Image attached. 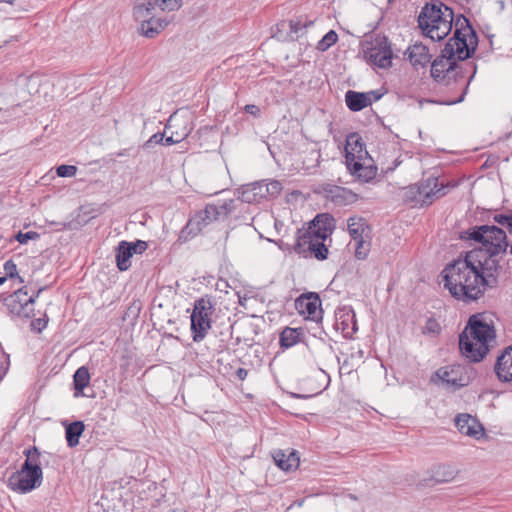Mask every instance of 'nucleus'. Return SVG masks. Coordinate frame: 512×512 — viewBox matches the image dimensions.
<instances>
[{
  "label": "nucleus",
  "mask_w": 512,
  "mask_h": 512,
  "mask_svg": "<svg viewBox=\"0 0 512 512\" xmlns=\"http://www.w3.org/2000/svg\"><path fill=\"white\" fill-rule=\"evenodd\" d=\"M475 253L466 252L464 258L459 257L449 263L441 272L444 287L450 295L466 304L480 299L487 288H493L498 283L491 275L484 277L478 272L471 262V259L475 260Z\"/></svg>",
  "instance_id": "nucleus-1"
},
{
  "label": "nucleus",
  "mask_w": 512,
  "mask_h": 512,
  "mask_svg": "<svg viewBox=\"0 0 512 512\" xmlns=\"http://www.w3.org/2000/svg\"><path fill=\"white\" fill-rule=\"evenodd\" d=\"M459 239L462 241H473L482 246L470 250L476 252L474 259H471L474 266L484 277L496 278L494 274L501 268L499 261L495 256L505 253L509 244L505 231L495 225H475L459 233Z\"/></svg>",
  "instance_id": "nucleus-2"
},
{
  "label": "nucleus",
  "mask_w": 512,
  "mask_h": 512,
  "mask_svg": "<svg viewBox=\"0 0 512 512\" xmlns=\"http://www.w3.org/2000/svg\"><path fill=\"white\" fill-rule=\"evenodd\" d=\"M471 67L473 69L471 76L465 80L464 67L453 57H450L446 52L441 50L440 55H438L433 62L431 63V77L437 82L441 83L445 86H450L452 83L459 86L461 89V94L459 97L455 99H446V100H431V99H422L419 101L420 106L426 103H435L439 105H454L464 101L465 96L468 91L469 84L474 78L477 65L472 63Z\"/></svg>",
  "instance_id": "nucleus-3"
},
{
  "label": "nucleus",
  "mask_w": 512,
  "mask_h": 512,
  "mask_svg": "<svg viewBox=\"0 0 512 512\" xmlns=\"http://www.w3.org/2000/svg\"><path fill=\"white\" fill-rule=\"evenodd\" d=\"M495 337L493 325L488 324L480 314L472 315L459 335L460 352L470 362H480L488 354L489 342Z\"/></svg>",
  "instance_id": "nucleus-4"
},
{
  "label": "nucleus",
  "mask_w": 512,
  "mask_h": 512,
  "mask_svg": "<svg viewBox=\"0 0 512 512\" xmlns=\"http://www.w3.org/2000/svg\"><path fill=\"white\" fill-rule=\"evenodd\" d=\"M455 20L453 9L440 0L426 2L417 17L422 34L433 41L446 38L452 31Z\"/></svg>",
  "instance_id": "nucleus-5"
},
{
  "label": "nucleus",
  "mask_w": 512,
  "mask_h": 512,
  "mask_svg": "<svg viewBox=\"0 0 512 512\" xmlns=\"http://www.w3.org/2000/svg\"><path fill=\"white\" fill-rule=\"evenodd\" d=\"M26 457L21 468L13 472L7 481L8 487L15 492L26 494L40 487L43 480L41 468V452L36 446H31L23 451Z\"/></svg>",
  "instance_id": "nucleus-6"
},
{
  "label": "nucleus",
  "mask_w": 512,
  "mask_h": 512,
  "mask_svg": "<svg viewBox=\"0 0 512 512\" xmlns=\"http://www.w3.org/2000/svg\"><path fill=\"white\" fill-rule=\"evenodd\" d=\"M453 27V35L445 43L443 52L458 62H462L475 54L479 44L478 34L470 20L463 14L456 16Z\"/></svg>",
  "instance_id": "nucleus-7"
},
{
  "label": "nucleus",
  "mask_w": 512,
  "mask_h": 512,
  "mask_svg": "<svg viewBox=\"0 0 512 512\" xmlns=\"http://www.w3.org/2000/svg\"><path fill=\"white\" fill-rule=\"evenodd\" d=\"M446 193V186L439 183L438 177L429 176L403 188L402 200L412 207H428L435 199L445 196Z\"/></svg>",
  "instance_id": "nucleus-8"
},
{
  "label": "nucleus",
  "mask_w": 512,
  "mask_h": 512,
  "mask_svg": "<svg viewBox=\"0 0 512 512\" xmlns=\"http://www.w3.org/2000/svg\"><path fill=\"white\" fill-rule=\"evenodd\" d=\"M435 375L443 387L456 391L468 386L476 378L477 371L470 364H451L439 368Z\"/></svg>",
  "instance_id": "nucleus-9"
},
{
  "label": "nucleus",
  "mask_w": 512,
  "mask_h": 512,
  "mask_svg": "<svg viewBox=\"0 0 512 512\" xmlns=\"http://www.w3.org/2000/svg\"><path fill=\"white\" fill-rule=\"evenodd\" d=\"M366 44L364 55L371 64L381 69H388L392 66L393 52L386 35L377 33Z\"/></svg>",
  "instance_id": "nucleus-10"
},
{
  "label": "nucleus",
  "mask_w": 512,
  "mask_h": 512,
  "mask_svg": "<svg viewBox=\"0 0 512 512\" xmlns=\"http://www.w3.org/2000/svg\"><path fill=\"white\" fill-rule=\"evenodd\" d=\"M295 309L307 320L314 321L317 324L322 321L323 310L321 308V299L317 292H306L297 297Z\"/></svg>",
  "instance_id": "nucleus-11"
},
{
  "label": "nucleus",
  "mask_w": 512,
  "mask_h": 512,
  "mask_svg": "<svg viewBox=\"0 0 512 512\" xmlns=\"http://www.w3.org/2000/svg\"><path fill=\"white\" fill-rule=\"evenodd\" d=\"M345 151V164L346 167L357 161L365 159L372 160L366 150V145L358 133H350L346 139Z\"/></svg>",
  "instance_id": "nucleus-12"
},
{
  "label": "nucleus",
  "mask_w": 512,
  "mask_h": 512,
  "mask_svg": "<svg viewBox=\"0 0 512 512\" xmlns=\"http://www.w3.org/2000/svg\"><path fill=\"white\" fill-rule=\"evenodd\" d=\"M335 327L337 330H341L347 339H351L357 332L356 314L351 306H343L335 311Z\"/></svg>",
  "instance_id": "nucleus-13"
},
{
  "label": "nucleus",
  "mask_w": 512,
  "mask_h": 512,
  "mask_svg": "<svg viewBox=\"0 0 512 512\" xmlns=\"http://www.w3.org/2000/svg\"><path fill=\"white\" fill-rule=\"evenodd\" d=\"M335 229V220L329 213L317 214L306 229L314 239L326 240Z\"/></svg>",
  "instance_id": "nucleus-14"
},
{
  "label": "nucleus",
  "mask_w": 512,
  "mask_h": 512,
  "mask_svg": "<svg viewBox=\"0 0 512 512\" xmlns=\"http://www.w3.org/2000/svg\"><path fill=\"white\" fill-rule=\"evenodd\" d=\"M34 299L29 298L26 286L17 289L9 297V306L19 316L30 317L33 315Z\"/></svg>",
  "instance_id": "nucleus-15"
},
{
  "label": "nucleus",
  "mask_w": 512,
  "mask_h": 512,
  "mask_svg": "<svg viewBox=\"0 0 512 512\" xmlns=\"http://www.w3.org/2000/svg\"><path fill=\"white\" fill-rule=\"evenodd\" d=\"M494 372L502 383H512V345L505 347L497 356Z\"/></svg>",
  "instance_id": "nucleus-16"
},
{
  "label": "nucleus",
  "mask_w": 512,
  "mask_h": 512,
  "mask_svg": "<svg viewBox=\"0 0 512 512\" xmlns=\"http://www.w3.org/2000/svg\"><path fill=\"white\" fill-rule=\"evenodd\" d=\"M455 425L460 433L475 439H480L485 434L483 425L469 414H458Z\"/></svg>",
  "instance_id": "nucleus-17"
},
{
  "label": "nucleus",
  "mask_w": 512,
  "mask_h": 512,
  "mask_svg": "<svg viewBox=\"0 0 512 512\" xmlns=\"http://www.w3.org/2000/svg\"><path fill=\"white\" fill-rule=\"evenodd\" d=\"M234 200L224 201L217 204H207L204 209L199 210L198 212L203 216L206 223L209 225L210 223L218 220H225L231 214L233 210Z\"/></svg>",
  "instance_id": "nucleus-18"
},
{
  "label": "nucleus",
  "mask_w": 512,
  "mask_h": 512,
  "mask_svg": "<svg viewBox=\"0 0 512 512\" xmlns=\"http://www.w3.org/2000/svg\"><path fill=\"white\" fill-rule=\"evenodd\" d=\"M325 197L338 206L351 204L356 200L357 195L351 190L337 185L326 184L323 187Z\"/></svg>",
  "instance_id": "nucleus-19"
},
{
  "label": "nucleus",
  "mask_w": 512,
  "mask_h": 512,
  "mask_svg": "<svg viewBox=\"0 0 512 512\" xmlns=\"http://www.w3.org/2000/svg\"><path fill=\"white\" fill-rule=\"evenodd\" d=\"M191 334L194 342H201L212 329V321L210 317H203L202 315L191 314Z\"/></svg>",
  "instance_id": "nucleus-20"
},
{
  "label": "nucleus",
  "mask_w": 512,
  "mask_h": 512,
  "mask_svg": "<svg viewBox=\"0 0 512 512\" xmlns=\"http://www.w3.org/2000/svg\"><path fill=\"white\" fill-rule=\"evenodd\" d=\"M406 53L408 54L411 64L416 68H423L431 61L429 49L422 43H416L408 47Z\"/></svg>",
  "instance_id": "nucleus-21"
},
{
  "label": "nucleus",
  "mask_w": 512,
  "mask_h": 512,
  "mask_svg": "<svg viewBox=\"0 0 512 512\" xmlns=\"http://www.w3.org/2000/svg\"><path fill=\"white\" fill-rule=\"evenodd\" d=\"M275 464L283 471H291L299 466L300 458L296 450H291L287 454L283 450H277L273 453Z\"/></svg>",
  "instance_id": "nucleus-22"
},
{
  "label": "nucleus",
  "mask_w": 512,
  "mask_h": 512,
  "mask_svg": "<svg viewBox=\"0 0 512 512\" xmlns=\"http://www.w3.org/2000/svg\"><path fill=\"white\" fill-rule=\"evenodd\" d=\"M129 241L122 240L115 247V261L119 271H127L131 267L130 259L134 253L131 250Z\"/></svg>",
  "instance_id": "nucleus-23"
},
{
  "label": "nucleus",
  "mask_w": 512,
  "mask_h": 512,
  "mask_svg": "<svg viewBox=\"0 0 512 512\" xmlns=\"http://www.w3.org/2000/svg\"><path fill=\"white\" fill-rule=\"evenodd\" d=\"M345 102L347 107L353 111L358 112L364 108L372 105V99L369 94L365 92H357L354 90H348L345 94Z\"/></svg>",
  "instance_id": "nucleus-24"
},
{
  "label": "nucleus",
  "mask_w": 512,
  "mask_h": 512,
  "mask_svg": "<svg viewBox=\"0 0 512 512\" xmlns=\"http://www.w3.org/2000/svg\"><path fill=\"white\" fill-rule=\"evenodd\" d=\"M348 171L359 181L370 182L375 179L378 168L373 164L365 165L362 161H357L347 166Z\"/></svg>",
  "instance_id": "nucleus-25"
},
{
  "label": "nucleus",
  "mask_w": 512,
  "mask_h": 512,
  "mask_svg": "<svg viewBox=\"0 0 512 512\" xmlns=\"http://www.w3.org/2000/svg\"><path fill=\"white\" fill-rule=\"evenodd\" d=\"M169 22L163 18H156L152 15L149 19L143 20L140 30L141 34L147 38L156 37L161 31H163Z\"/></svg>",
  "instance_id": "nucleus-26"
},
{
  "label": "nucleus",
  "mask_w": 512,
  "mask_h": 512,
  "mask_svg": "<svg viewBox=\"0 0 512 512\" xmlns=\"http://www.w3.org/2000/svg\"><path fill=\"white\" fill-rule=\"evenodd\" d=\"M84 430V422L80 420L65 425V437L69 448H74L79 444V439Z\"/></svg>",
  "instance_id": "nucleus-27"
},
{
  "label": "nucleus",
  "mask_w": 512,
  "mask_h": 512,
  "mask_svg": "<svg viewBox=\"0 0 512 512\" xmlns=\"http://www.w3.org/2000/svg\"><path fill=\"white\" fill-rule=\"evenodd\" d=\"M90 383V373L86 366L79 367L73 375L74 396H85L84 389Z\"/></svg>",
  "instance_id": "nucleus-28"
},
{
  "label": "nucleus",
  "mask_w": 512,
  "mask_h": 512,
  "mask_svg": "<svg viewBox=\"0 0 512 512\" xmlns=\"http://www.w3.org/2000/svg\"><path fill=\"white\" fill-rule=\"evenodd\" d=\"M287 21L289 23V33L293 35V41L299 40L306 30L314 24V20H310L304 16H299Z\"/></svg>",
  "instance_id": "nucleus-29"
},
{
  "label": "nucleus",
  "mask_w": 512,
  "mask_h": 512,
  "mask_svg": "<svg viewBox=\"0 0 512 512\" xmlns=\"http://www.w3.org/2000/svg\"><path fill=\"white\" fill-rule=\"evenodd\" d=\"M457 473V469H455L452 465L441 464L433 468L431 479L435 483H447L452 481Z\"/></svg>",
  "instance_id": "nucleus-30"
},
{
  "label": "nucleus",
  "mask_w": 512,
  "mask_h": 512,
  "mask_svg": "<svg viewBox=\"0 0 512 512\" xmlns=\"http://www.w3.org/2000/svg\"><path fill=\"white\" fill-rule=\"evenodd\" d=\"M314 237L304 228L298 229L296 232V241L293 245V251L307 258V250L310 244L315 241Z\"/></svg>",
  "instance_id": "nucleus-31"
},
{
  "label": "nucleus",
  "mask_w": 512,
  "mask_h": 512,
  "mask_svg": "<svg viewBox=\"0 0 512 512\" xmlns=\"http://www.w3.org/2000/svg\"><path fill=\"white\" fill-rule=\"evenodd\" d=\"M302 328H291L286 327L280 333L279 343L282 348H291L295 344L301 341V336L303 335Z\"/></svg>",
  "instance_id": "nucleus-32"
},
{
  "label": "nucleus",
  "mask_w": 512,
  "mask_h": 512,
  "mask_svg": "<svg viewBox=\"0 0 512 512\" xmlns=\"http://www.w3.org/2000/svg\"><path fill=\"white\" fill-rule=\"evenodd\" d=\"M348 232L352 240L364 238V231L368 228L367 222L362 217H350L347 220Z\"/></svg>",
  "instance_id": "nucleus-33"
},
{
  "label": "nucleus",
  "mask_w": 512,
  "mask_h": 512,
  "mask_svg": "<svg viewBox=\"0 0 512 512\" xmlns=\"http://www.w3.org/2000/svg\"><path fill=\"white\" fill-rule=\"evenodd\" d=\"M201 232L200 226L198 222L195 220V218L192 216L186 225L181 229L178 241L180 243H185L189 241L190 239L194 238Z\"/></svg>",
  "instance_id": "nucleus-34"
},
{
  "label": "nucleus",
  "mask_w": 512,
  "mask_h": 512,
  "mask_svg": "<svg viewBox=\"0 0 512 512\" xmlns=\"http://www.w3.org/2000/svg\"><path fill=\"white\" fill-rule=\"evenodd\" d=\"M214 310V304L209 296H204L194 302L192 314L210 317Z\"/></svg>",
  "instance_id": "nucleus-35"
},
{
  "label": "nucleus",
  "mask_w": 512,
  "mask_h": 512,
  "mask_svg": "<svg viewBox=\"0 0 512 512\" xmlns=\"http://www.w3.org/2000/svg\"><path fill=\"white\" fill-rule=\"evenodd\" d=\"M289 23L287 20L278 22L272 27V37L280 42H293V35L289 33Z\"/></svg>",
  "instance_id": "nucleus-36"
},
{
  "label": "nucleus",
  "mask_w": 512,
  "mask_h": 512,
  "mask_svg": "<svg viewBox=\"0 0 512 512\" xmlns=\"http://www.w3.org/2000/svg\"><path fill=\"white\" fill-rule=\"evenodd\" d=\"M325 240L317 239V241H313L310 244L309 249L307 250V257L314 256L317 260L323 261L328 257V248L324 244Z\"/></svg>",
  "instance_id": "nucleus-37"
},
{
  "label": "nucleus",
  "mask_w": 512,
  "mask_h": 512,
  "mask_svg": "<svg viewBox=\"0 0 512 512\" xmlns=\"http://www.w3.org/2000/svg\"><path fill=\"white\" fill-rule=\"evenodd\" d=\"M154 4L152 2L140 3L134 6L133 8V16L136 21L143 24V20L149 19L153 13Z\"/></svg>",
  "instance_id": "nucleus-38"
},
{
  "label": "nucleus",
  "mask_w": 512,
  "mask_h": 512,
  "mask_svg": "<svg viewBox=\"0 0 512 512\" xmlns=\"http://www.w3.org/2000/svg\"><path fill=\"white\" fill-rule=\"evenodd\" d=\"M142 310V302L139 299L133 300L129 306L127 307L124 315H123V321H127L130 324L134 325L140 315V312Z\"/></svg>",
  "instance_id": "nucleus-39"
},
{
  "label": "nucleus",
  "mask_w": 512,
  "mask_h": 512,
  "mask_svg": "<svg viewBox=\"0 0 512 512\" xmlns=\"http://www.w3.org/2000/svg\"><path fill=\"white\" fill-rule=\"evenodd\" d=\"M233 324L230 323V318L227 321L221 322L219 325H215L213 332L216 336H220L221 342L228 341L232 336Z\"/></svg>",
  "instance_id": "nucleus-40"
},
{
  "label": "nucleus",
  "mask_w": 512,
  "mask_h": 512,
  "mask_svg": "<svg viewBox=\"0 0 512 512\" xmlns=\"http://www.w3.org/2000/svg\"><path fill=\"white\" fill-rule=\"evenodd\" d=\"M337 40L338 34L334 30H330L318 41L316 48L321 52H325L334 45Z\"/></svg>",
  "instance_id": "nucleus-41"
},
{
  "label": "nucleus",
  "mask_w": 512,
  "mask_h": 512,
  "mask_svg": "<svg viewBox=\"0 0 512 512\" xmlns=\"http://www.w3.org/2000/svg\"><path fill=\"white\" fill-rule=\"evenodd\" d=\"M355 242V257L358 260H365L370 252L371 243L364 238L358 239Z\"/></svg>",
  "instance_id": "nucleus-42"
},
{
  "label": "nucleus",
  "mask_w": 512,
  "mask_h": 512,
  "mask_svg": "<svg viewBox=\"0 0 512 512\" xmlns=\"http://www.w3.org/2000/svg\"><path fill=\"white\" fill-rule=\"evenodd\" d=\"M154 6L157 5L162 11H176L182 6V0H155Z\"/></svg>",
  "instance_id": "nucleus-43"
},
{
  "label": "nucleus",
  "mask_w": 512,
  "mask_h": 512,
  "mask_svg": "<svg viewBox=\"0 0 512 512\" xmlns=\"http://www.w3.org/2000/svg\"><path fill=\"white\" fill-rule=\"evenodd\" d=\"M4 271H5V275L10 278V279H17L19 283H23L24 280L21 276H19L18 274V271H17V266L16 264L14 263V261L12 259H9L7 260L5 263H4Z\"/></svg>",
  "instance_id": "nucleus-44"
},
{
  "label": "nucleus",
  "mask_w": 512,
  "mask_h": 512,
  "mask_svg": "<svg viewBox=\"0 0 512 512\" xmlns=\"http://www.w3.org/2000/svg\"><path fill=\"white\" fill-rule=\"evenodd\" d=\"M249 187H251L252 191H254V195L257 196L258 202H260L261 199L267 198L265 180L250 183Z\"/></svg>",
  "instance_id": "nucleus-45"
},
{
  "label": "nucleus",
  "mask_w": 512,
  "mask_h": 512,
  "mask_svg": "<svg viewBox=\"0 0 512 512\" xmlns=\"http://www.w3.org/2000/svg\"><path fill=\"white\" fill-rule=\"evenodd\" d=\"M163 140H164V133L157 132V133L153 134L142 146H140L137 149V153L140 151V149L149 150L156 144L162 145Z\"/></svg>",
  "instance_id": "nucleus-46"
},
{
  "label": "nucleus",
  "mask_w": 512,
  "mask_h": 512,
  "mask_svg": "<svg viewBox=\"0 0 512 512\" xmlns=\"http://www.w3.org/2000/svg\"><path fill=\"white\" fill-rule=\"evenodd\" d=\"M265 187L267 188V197L275 198L282 191V184L278 180H271L269 183L265 181Z\"/></svg>",
  "instance_id": "nucleus-47"
},
{
  "label": "nucleus",
  "mask_w": 512,
  "mask_h": 512,
  "mask_svg": "<svg viewBox=\"0 0 512 512\" xmlns=\"http://www.w3.org/2000/svg\"><path fill=\"white\" fill-rule=\"evenodd\" d=\"M493 220L506 227L509 232L512 234V210L508 214H496L493 217Z\"/></svg>",
  "instance_id": "nucleus-48"
},
{
  "label": "nucleus",
  "mask_w": 512,
  "mask_h": 512,
  "mask_svg": "<svg viewBox=\"0 0 512 512\" xmlns=\"http://www.w3.org/2000/svg\"><path fill=\"white\" fill-rule=\"evenodd\" d=\"M77 167L74 165L62 164L56 167V174L58 177H73L76 175Z\"/></svg>",
  "instance_id": "nucleus-49"
},
{
  "label": "nucleus",
  "mask_w": 512,
  "mask_h": 512,
  "mask_svg": "<svg viewBox=\"0 0 512 512\" xmlns=\"http://www.w3.org/2000/svg\"><path fill=\"white\" fill-rule=\"evenodd\" d=\"M320 157H321L320 150L312 149L308 153L307 157L304 159L303 163L307 164L308 168L317 167L320 164Z\"/></svg>",
  "instance_id": "nucleus-50"
},
{
  "label": "nucleus",
  "mask_w": 512,
  "mask_h": 512,
  "mask_svg": "<svg viewBox=\"0 0 512 512\" xmlns=\"http://www.w3.org/2000/svg\"><path fill=\"white\" fill-rule=\"evenodd\" d=\"M241 200L246 203L258 202L257 196L254 195V191H252V188L249 187V184L242 187Z\"/></svg>",
  "instance_id": "nucleus-51"
},
{
  "label": "nucleus",
  "mask_w": 512,
  "mask_h": 512,
  "mask_svg": "<svg viewBox=\"0 0 512 512\" xmlns=\"http://www.w3.org/2000/svg\"><path fill=\"white\" fill-rule=\"evenodd\" d=\"M40 237L39 233L35 231H28V232H18L16 235V240L20 244H26L29 240H35Z\"/></svg>",
  "instance_id": "nucleus-52"
},
{
  "label": "nucleus",
  "mask_w": 512,
  "mask_h": 512,
  "mask_svg": "<svg viewBox=\"0 0 512 512\" xmlns=\"http://www.w3.org/2000/svg\"><path fill=\"white\" fill-rule=\"evenodd\" d=\"M424 330L428 333L439 334L441 331V327L438 321L431 317L427 319Z\"/></svg>",
  "instance_id": "nucleus-53"
},
{
  "label": "nucleus",
  "mask_w": 512,
  "mask_h": 512,
  "mask_svg": "<svg viewBox=\"0 0 512 512\" xmlns=\"http://www.w3.org/2000/svg\"><path fill=\"white\" fill-rule=\"evenodd\" d=\"M129 243L130 247L132 248L131 250L134 254H142L148 249V243L143 240L138 239L136 241H132Z\"/></svg>",
  "instance_id": "nucleus-54"
},
{
  "label": "nucleus",
  "mask_w": 512,
  "mask_h": 512,
  "mask_svg": "<svg viewBox=\"0 0 512 512\" xmlns=\"http://www.w3.org/2000/svg\"><path fill=\"white\" fill-rule=\"evenodd\" d=\"M48 323V319L46 317L43 318H37L32 321L31 325L34 330H37L38 332H41Z\"/></svg>",
  "instance_id": "nucleus-55"
},
{
  "label": "nucleus",
  "mask_w": 512,
  "mask_h": 512,
  "mask_svg": "<svg viewBox=\"0 0 512 512\" xmlns=\"http://www.w3.org/2000/svg\"><path fill=\"white\" fill-rule=\"evenodd\" d=\"M244 110L246 113L251 114L254 117H259L261 112L260 108L254 104L245 105Z\"/></svg>",
  "instance_id": "nucleus-56"
},
{
  "label": "nucleus",
  "mask_w": 512,
  "mask_h": 512,
  "mask_svg": "<svg viewBox=\"0 0 512 512\" xmlns=\"http://www.w3.org/2000/svg\"><path fill=\"white\" fill-rule=\"evenodd\" d=\"M365 93L369 94V97H371V99H372V103L380 100L384 95V93L381 92L380 90H371V91L365 92Z\"/></svg>",
  "instance_id": "nucleus-57"
},
{
  "label": "nucleus",
  "mask_w": 512,
  "mask_h": 512,
  "mask_svg": "<svg viewBox=\"0 0 512 512\" xmlns=\"http://www.w3.org/2000/svg\"><path fill=\"white\" fill-rule=\"evenodd\" d=\"M193 217L195 218V220L198 222L199 226H200V230L202 231V229L204 227H206L208 224L206 223L205 219L203 218V216L197 211Z\"/></svg>",
  "instance_id": "nucleus-58"
},
{
  "label": "nucleus",
  "mask_w": 512,
  "mask_h": 512,
  "mask_svg": "<svg viewBox=\"0 0 512 512\" xmlns=\"http://www.w3.org/2000/svg\"><path fill=\"white\" fill-rule=\"evenodd\" d=\"M181 141V139H174L173 135L171 136H165L164 135V140H163V143L162 145H165V146H171L173 144H176V143H179Z\"/></svg>",
  "instance_id": "nucleus-59"
},
{
  "label": "nucleus",
  "mask_w": 512,
  "mask_h": 512,
  "mask_svg": "<svg viewBox=\"0 0 512 512\" xmlns=\"http://www.w3.org/2000/svg\"><path fill=\"white\" fill-rule=\"evenodd\" d=\"M235 374L239 380L243 381L246 379L248 371L245 368L240 367L236 370Z\"/></svg>",
  "instance_id": "nucleus-60"
},
{
  "label": "nucleus",
  "mask_w": 512,
  "mask_h": 512,
  "mask_svg": "<svg viewBox=\"0 0 512 512\" xmlns=\"http://www.w3.org/2000/svg\"><path fill=\"white\" fill-rule=\"evenodd\" d=\"M289 395L292 398H296V399H308L313 396V395L298 394V393H293V392H290Z\"/></svg>",
  "instance_id": "nucleus-61"
},
{
  "label": "nucleus",
  "mask_w": 512,
  "mask_h": 512,
  "mask_svg": "<svg viewBox=\"0 0 512 512\" xmlns=\"http://www.w3.org/2000/svg\"><path fill=\"white\" fill-rule=\"evenodd\" d=\"M45 289V287L39 288L33 295L29 296V298H33L34 302L39 297L40 293Z\"/></svg>",
  "instance_id": "nucleus-62"
},
{
  "label": "nucleus",
  "mask_w": 512,
  "mask_h": 512,
  "mask_svg": "<svg viewBox=\"0 0 512 512\" xmlns=\"http://www.w3.org/2000/svg\"><path fill=\"white\" fill-rule=\"evenodd\" d=\"M7 278L8 277L6 275L0 277V286L3 285L6 282Z\"/></svg>",
  "instance_id": "nucleus-63"
},
{
  "label": "nucleus",
  "mask_w": 512,
  "mask_h": 512,
  "mask_svg": "<svg viewBox=\"0 0 512 512\" xmlns=\"http://www.w3.org/2000/svg\"><path fill=\"white\" fill-rule=\"evenodd\" d=\"M323 333H325V332L321 329V330H319V332H318V333H314L313 335H314V337H319V338H321Z\"/></svg>",
  "instance_id": "nucleus-64"
}]
</instances>
